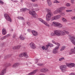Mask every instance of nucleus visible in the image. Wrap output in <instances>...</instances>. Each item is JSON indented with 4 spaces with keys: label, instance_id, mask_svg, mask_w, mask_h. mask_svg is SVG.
<instances>
[{
    "label": "nucleus",
    "instance_id": "f257e3e1",
    "mask_svg": "<svg viewBox=\"0 0 75 75\" xmlns=\"http://www.w3.org/2000/svg\"><path fill=\"white\" fill-rule=\"evenodd\" d=\"M46 11L47 12V14L46 15V20L48 21H49L51 20V12L48 9H46Z\"/></svg>",
    "mask_w": 75,
    "mask_h": 75
},
{
    "label": "nucleus",
    "instance_id": "f03ea898",
    "mask_svg": "<svg viewBox=\"0 0 75 75\" xmlns=\"http://www.w3.org/2000/svg\"><path fill=\"white\" fill-rule=\"evenodd\" d=\"M57 36H64L65 35V33L61 30H57Z\"/></svg>",
    "mask_w": 75,
    "mask_h": 75
},
{
    "label": "nucleus",
    "instance_id": "7ed1b4c3",
    "mask_svg": "<svg viewBox=\"0 0 75 75\" xmlns=\"http://www.w3.org/2000/svg\"><path fill=\"white\" fill-rule=\"evenodd\" d=\"M53 25L54 26H57V27H59V28H61L62 27V25H61V23L58 22H52Z\"/></svg>",
    "mask_w": 75,
    "mask_h": 75
},
{
    "label": "nucleus",
    "instance_id": "20e7f679",
    "mask_svg": "<svg viewBox=\"0 0 75 75\" xmlns=\"http://www.w3.org/2000/svg\"><path fill=\"white\" fill-rule=\"evenodd\" d=\"M29 13L30 14V15H31V16H33V17H35V18H36V17H37L38 16L36 14V13H35V11H30L29 12Z\"/></svg>",
    "mask_w": 75,
    "mask_h": 75
},
{
    "label": "nucleus",
    "instance_id": "39448f33",
    "mask_svg": "<svg viewBox=\"0 0 75 75\" xmlns=\"http://www.w3.org/2000/svg\"><path fill=\"white\" fill-rule=\"evenodd\" d=\"M4 16L5 18L6 19L7 21H8L10 22H11V19L10 17V16L8 15L5 13L4 14Z\"/></svg>",
    "mask_w": 75,
    "mask_h": 75
},
{
    "label": "nucleus",
    "instance_id": "423d86ee",
    "mask_svg": "<svg viewBox=\"0 0 75 75\" xmlns=\"http://www.w3.org/2000/svg\"><path fill=\"white\" fill-rule=\"evenodd\" d=\"M59 47L57 46L55 47V48L53 50L52 52L53 54H57V52H58V49H59Z\"/></svg>",
    "mask_w": 75,
    "mask_h": 75
},
{
    "label": "nucleus",
    "instance_id": "0eeeda50",
    "mask_svg": "<svg viewBox=\"0 0 75 75\" xmlns=\"http://www.w3.org/2000/svg\"><path fill=\"white\" fill-rule=\"evenodd\" d=\"M24 56L25 58H28V57L27 54V53L25 52H24L21 53L19 55V57H24Z\"/></svg>",
    "mask_w": 75,
    "mask_h": 75
},
{
    "label": "nucleus",
    "instance_id": "6e6552de",
    "mask_svg": "<svg viewBox=\"0 0 75 75\" xmlns=\"http://www.w3.org/2000/svg\"><path fill=\"white\" fill-rule=\"evenodd\" d=\"M71 41L72 42V43L75 45V37L74 36H71L69 38Z\"/></svg>",
    "mask_w": 75,
    "mask_h": 75
},
{
    "label": "nucleus",
    "instance_id": "1a4fd4ad",
    "mask_svg": "<svg viewBox=\"0 0 75 75\" xmlns=\"http://www.w3.org/2000/svg\"><path fill=\"white\" fill-rule=\"evenodd\" d=\"M60 69L61 71L64 72V71H65L66 69V66L65 65H62L60 67Z\"/></svg>",
    "mask_w": 75,
    "mask_h": 75
},
{
    "label": "nucleus",
    "instance_id": "9d476101",
    "mask_svg": "<svg viewBox=\"0 0 75 75\" xmlns=\"http://www.w3.org/2000/svg\"><path fill=\"white\" fill-rule=\"evenodd\" d=\"M61 18V15H58L56 16H55L53 17L52 18V20H57L58 18Z\"/></svg>",
    "mask_w": 75,
    "mask_h": 75
},
{
    "label": "nucleus",
    "instance_id": "9b49d317",
    "mask_svg": "<svg viewBox=\"0 0 75 75\" xmlns=\"http://www.w3.org/2000/svg\"><path fill=\"white\" fill-rule=\"evenodd\" d=\"M67 67L69 68H72V67H75V64L74 63L68 64H67Z\"/></svg>",
    "mask_w": 75,
    "mask_h": 75
},
{
    "label": "nucleus",
    "instance_id": "f8f14e48",
    "mask_svg": "<svg viewBox=\"0 0 75 75\" xmlns=\"http://www.w3.org/2000/svg\"><path fill=\"white\" fill-rule=\"evenodd\" d=\"M58 31L57 30H55L54 31V33L52 32L51 33V36H54L55 35L58 36Z\"/></svg>",
    "mask_w": 75,
    "mask_h": 75
},
{
    "label": "nucleus",
    "instance_id": "ddd939ff",
    "mask_svg": "<svg viewBox=\"0 0 75 75\" xmlns=\"http://www.w3.org/2000/svg\"><path fill=\"white\" fill-rule=\"evenodd\" d=\"M20 65V64L18 63H16L14 64L13 65V68H17Z\"/></svg>",
    "mask_w": 75,
    "mask_h": 75
},
{
    "label": "nucleus",
    "instance_id": "4468645a",
    "mask_svg": "<svg viewBox=\"0 0 75 75\" xmlns=\"http://www.w3.org/2000/svg\"><path fill=\"white\" fill-rule=\"evenodd\" d=\"M30 47L31 48H32L33 49H35V45L33 42H31L30 44Z\"/></svg>",
    "mask_w": 75,
    "mask_h": 75
},
{
    "label": "nucleus",
    "instance_id": "2eb2a0df",
    "mask_svg": "<svg viewBox=\"0 0 75 75\" xmlns=\"http://www.w3.org/2000/svg\"><path fill=\"white\" fill-rule=\"evenodd\" d=\"M48 71V69L47 68H43L40 70L41 72H45Z\"/></svg>",
    "mask_w": 75,
    "mask_h": 75
},
{
    "label": "nucleus",
    "instance_id": "dca6fc26",
    "mask_svg": "<svg viewBox=\"0 0 75 75\" xmlns=\"http://www.w3.org/2000/svg\"><path fill=\"white\" fill-rule=\"evenodd\" d=\"M32 33L33 34V35L35 36H37L38 35V33L37 32L35 31V30H33L32 31Z\"/></svg>",
    "mask_w": 75,
    "mask_h": 75
},
{
    "label": "nucleus",
    "instance_id": "f3484780",
    "mask_svg": "<svg viewBox=\"0 0 75 75\" xmlns=\"http://www.w3.org/2000/svg\"><path fill=\"white\" fill-rule=\"evenodd\" d=\"M27 10H30V9H28L27 8H23L21 9V11L22 12H25V11H26Z\"/></svg>",
    "mask_w": 75,
    "mask_h": 75
},
{
    "label": "nucleus",
    "instance_id": "a211bd4d",
    "mask_svg": "<svg viewBox=\"0 0 75 75\" xmlns=\"http://www.w3.org/2000/svg\"><path fill=\"white\" fill-rule=\"evenodd\" d=\"M6 69H4L1 72L0 75H3L4 74L6 73Z\"/></svg>",
    "mask_w": 75,
    "mask_h": 75
},
{
    "label": "nucleus",
    "instance_id": "6ab92c4d",
    "mask_svg": "<svg viewBox=\"0 0 75 75\" xmlns=\"http://www.w3.org/2000/svg\"><path fill=\"white\" fill-rule=\"evenodd\" d=\"M20 47H21V46L20 45L17 46L13 47V50H17L19 49Z\"/></svg>",
    "mask_w": 75,
    "mask_h": 75
},
{
    "label": "nucleus",
    "instance_id": "aec40b11",
    "mask_svg": "<svg viewBox=\"0 0 75 75\" xmlns=\"http://www.w3.org/2000/svg\"><path fill=\"white\" fill-rule=\"evenodd\" d=\"M75 53V49H73L71 50L70 52L69 53L70 54H72Z\"/></svg>",
    "mask_w": 75,
    "mask_h": 75
},
{
    "label": "nucleus",
    "instance_id": "412c9836",
    "mask_svg": "<svg viewBox=\"0 0 75 75\" xmlns=\"http://www.w3.org/2000/svg\"><path fill=\"white\" fill-rule=\"evenodd\" d=\"M2 33L3 35H6V34L7 32H6V29L4 28L2 30Z\"/></svg>",
    "mask_w": 75,
    "mask_h": 75
},
{
    "label": "nucleus",
    "instance_id": "4be33fe9",
    "mask_svg": "<svg viewBox=\"0 0 75 75\" xmlns=\"http://www.w3.org/2000/svg\"><path fill=\"white\" fill-rule=\"evenodd\" d=\"M38 20L40 21H41V22H42V23H44V22L45 21L43 19H42V18H39Z\"/></svg>",
    "mask_w": 75,
    "mask_h": 75
},
{
    "label": "nucleus",
    "instance_id": "5701e85b",
    "mask_svg": "<svg viewBox=\"0 0 75 75\" xmlns=\"http://www.w3.org/2000/svg\"><path fill=\"white\" fill-rule=\"evenodd\" d=\"M4 66H5V67H9L10 66H11V64H8L7 63H6L4 64Z\"/></svg>",
    "mask_w": 75,
    "mask_h": 75
},
{
    "label": "nucleus",
    "instance_id": "b1692460",
    "mask_svg": "<svg viewBox=\"0 0 75 75\" xmlns=\"http://www.w3.org/2000/svg\"><path fill=\"white\" fill-rule=\"evenodd\" d=\"M65 48H66V47H65V46H62L61 49H60V51H63V50H64Z\"/></svg>",
    "mask_w": 75,
    "mask_h": 75
},
{
    "label": "nucleus",
    "instance_id": "393cba45",
    "mask_svg": "<svg viewBox=\"0 0 75 75\" xmlns=\"http://www.w3.org/2000/svg\"><path fill=\"white\" fill-rule=\"evenodd\" d=\"M65 8H66L65 7L63 6V7H62L60 8L61 11H62V10H65Z\"/></svg>",
    "mask_w": 75,
    "mask_h": 75
},
{
    "label": "nucleus",
    "instance_id": "a878e982",
    "mask_svg": "<svg viewBox=\"0 0 75 75\" xmlns=\"http://www.w3.org/2000/svg\"><path fill=\"white\" fill-rule=\"evenodd\" d=\"M37 71H38V69H36L32 72H33V74H34L36 73Z\"/></svg>",
    "mask_w": 75,
    "mask_h": 75
},
{
    "label": "nucleus",
    "instance_id": "bb28decb",
    "mask_svg": "<svg viewBox=\"0 0 75 75\" xmlns=\"http://www.w3.org/2000/svg\"><path fill=\"white\" fill-rule=\"evenodd\" d=\"M62 20L63 22H67V19L63 18H62Z\"/></svg>",
    "mask_w": 75,
    "mask_h": 75
},
{
    "label": "nucleus",
    "instance_id": "cd10ccee",
    "mask_svg": "<svg viewBox=\"0 0 75 75\" xmlns=\"http://www.w3.org/2000/svg\"><path fill=\"white\" fill-rule=\"evenodd\" d=\"M57 12H58V13H61V12L62 11L60 8H57Z\"/></svg>",
    "mask_w": 75,
    "mask_h": 75
},
{
    "label": "nucleus",
    "instance_id": "c85d7f7f",
    "mask_svg": "<svg viewBox=\"0 0 75 75\" xmlns=\"http://www.w3.org/2000/svg\"><path fill=\"white\" fill-rule=\"evenodd\" d=\"M20 38L21 40H25V38H24L23 37L22 35H21L20 37Z\"/></svg>",
    "mask_w": 75,
    "mask_h": 75
},
{
    "label": "nucleus",
    "instance_id": "c756f323",
    "mask_svg": "<svg viewBox=\"0 0 75 75\" xmlns=\"http://www.w3.org/2000/svg\"><path fill=\"white\" fill-rule=\"evenodd\" d=\"M18 19H19L20 20H24V18L21 17H18Z\"/></svg>",
    "mask_w": 75,
    "mask_h": 75
},
{
    "label": "nucleus",
    "instance_id": "7c9ffc66",
    "mask_svg": "<svg viewBox=\"0 0 75 75\" xmlns=\"http://www.w3.org/2000/svg\"><path fill=\"white\" fill-rule=\"evenodd\" d=\"M54 3H59L60 2L57 1V0H55L54 1Z\"/></svg>",
    "mask_w": 75,
    "mask_h": 75
},
{
    "label": "nucleus",
    "instance_id": "2f4dec72",
    "mask_svg": "<svg viewBox=\"0 0 75 75\" xmlns=\"http://www.w3.org/2000/svg\"><path fill=\"white\" fill-rule=\"evenodd\" d=\"M43 24H45L46 26H47V27H50V25L47 23H45V21L44 22V23H43Z\"/></svg>",
    "mask_w": 75,
    "mask_h": 75
},
{
    "label": "nucleus",
    "instance_id": "473e14b6",
    "mask_svg": "<svg viewBox=\"0 0 75 75\" xmlns=\"http://www.w3.org/2000/svg\"><path fill=\"white\" fill-rule=\"evenodd\" d=\"M64 57H62L59 59V61H62V60H64Z\"/></svg>",
    "mask_w": 75,
    "mask_h": 75
},
{
    "label": "nucleus",
    "instance_id": "72a5a7b5",
    "mask_svg": "<svg viewBox=\"0 0 75 75\" xmlns=\"http://www.w3.org/2000/svg\"><path fill=\"white\" fill-rule=\"evenodd\" d=\"M6 38V36H4L1 38V40H4V39H5Z\"/></svg>",
    "mask_w": 75,
    "mask_h": 75
},
{
    "label": "nucleus",
    "instance_id": "f704fd0d",
    "mask_svg": "<svg viewBox=\"0 0 75 75\" xmlns=\"http://www.w3.org/2000/svg\"><path fill=\"white\" fill-rule=\"evenodd\" d=\"M48 44L49 47H53V46H54V45H53L52 44L49 43Z\"/></svg>",
    "mask_w": 75,
    "mask_h": 75
},
{
    "label": "nucleus",
    "instance_id": "c9c22d12",
    "mask_svg": "<svg viewBox=\"0 0 75 75\" xmlns=\"http://www.w3.org/2000/svg\"><path fill=\"white\" fill-rule=\"evenodd\" d=\"M37 65L38 66H43L44 65V64H43L41 63V64H38Z\"/></svg>",
    "mask_w": 75,
    "mask_h": 75
},
{
    "label": "nucleus",
    "instance_id": "e433bc0d",
    "mask_svg": "<svg viewBox=\"0 0 75 75\" xmlns=\"http://www.w3.org/2000/svg\"><path fill=\"white\" fill-rule=\"evenodd\" d=\"M66 6H67V7H69L71 6V4H70L67 3L66 4Z\"/></svg>",
    "mask_w": 75,
    "mask_h": 75
},
{
    "label": "nucleus",
    "instance_id": "4c0bfd02",
    "mask_svg": "<svg viewBox=\"0 0 75 75\" xmlns=\"http://www.w3.org/2000/svg\"><path fill=\"white\" fill-rule=\"evenodd\" d=\"M47 3L49 6H51V4H52L51 3V2H49Z\"/></svg>",
    "mask_w": 75,
    "mask_h": 75
},
{
    "label": "nucleus",
    "instance_id": "58836bf2",
    "mask_svg": "<svg viewBox=\"0 0 75 75\" xmlns=\"http://www.w3.org/2000/svg\"><path fill=\"white\" fill-rule=\"evenodd\" d=\"M54 14H58V12L57 9L54 12Z\"/></svg>",
    "mask_w": 75,
    "mask_h": 75
},
{
    "label": "nucleus",
    "instance_id": "ea45409f",
    "mask_svg": "<svg viewBox=\"0 0 75 75\" xmlns=\"http://www.w3.org/2000/svg\"><path fill=\"white\" fill-rule=\"evenodd\" d=\"M66 11L67 12H71V11H72V10H66Z\"/></svg>",
    "mask_w": 75,
    "mask_h": 75
},
{
    "label": "nucleus",
    "instance_id": "a19ab883",
    "mask_svg": "<svg viewBox=\"0 0 75 75\" xmlns=\"http://www.w3.org/2000/svg\"><path fill=\"white\" fill-rule=\"evenodd\" d=\"M0 3L1 4H4V2L1 0H0Z\"/></svg>",
    "mask_w": 75,
    "mask_h": 75
},
{
    "label": "nucleus",
    "instance_id": "79ce46f5",
    "mask_svg": "<svg viewBox=\"0 0 75 75\" xmlns=\"http://www.w3.org/2000/svg\"><path fill=\"white\" fill-rule=\"evenodd\" d=\"M55 44L58 46H60V44L59 43H56Z\"/></svg>",
    "mask_w": 75,
    "mask_h": 75
},
{
    "label": "nucleus",
    "instance_id": "37998d69",
    "mask_svg": "<svg viewBox=\"0 0 75 75\" xmlns=\"http://www.w3.org/2000/svg\"><path fill=\"white\" fill-rule=\"evenodd\" d=\"M10 34H8L6 35L5 36H6V37L7 38V37H10Z\"/></svg>",
    "mask_w": 75,
    "mask_h": 75
},
{
    "label": "nucleus",
    "instance_id": "c03bdc74",
    "mask_svg": "<svg viewBox=\"0 0 75 75\" xmlns=\"http://www.w3.org/2000/svg\"><path fill=\"white\" fill-rule=\"evenodd\" d=\"M50 47V46H49V44H48V45H47L46 46V48H48V47Z\"/></svg>",
    "mask_w": 75,
    "mask_h": 75
},
{
    "label": "nucleus",
    "instance_id": "a18cd8bd",
    "mask_svg": "<svg viewBox=\"0 0 75 75\" xmlns=\"http://www.w3.org/2000/svg\"><path fill=\"white\" fill-rule=\"evenodd\" d=\"M33 73L32 72H31V73H29L28 74L29 75H33Z\"/></svg>",
    "mask_w": 75,
    "mask_h": 75
},
{
    "label": "nucleus",
    "instance_id": "49530a36",
    "mask_svg": "<svg viewBox=\"0 0 75 75\" xmlns=\"http://www.w3.org/2000/svg\"><path fill=\"white\" fill-rule=\"evenodd\" d=\"M52 42H53V44H56V43L54 41V40H52Z\"/></svg>",
    "mask_w": 75,
    "mask_h": 75
},
{
    "label": "nucleus",
    "instance_id": "de8ad7c7",
    "mask_svg": "<svg viewBox=\"0 0 75 75\" xmlns=\"http://www.w3.org/2000/svg\"><path fill=\"white\" fill-rule=\"evenodd\" d=\"M69 75H75L74 73H72L71 74H70Z\"/></svg>",
    "mask_w": 75,
    "mask_h": 75
},
{
    "label": "nucleus",
    "instance_id": "09e8293b",
    "mask_svg": "<svg viewBox=\"0 0 75 75\" xmlns=\"http://www.w3.org/2000/svg\"><path fill=\"white\" fill-rule=\"evenodd\" d=\"M34 7H38V5L37 4H35L34 5Z\"/></svg>",
    "mask_w": 75,
    "mask_h": 75
},
{
    "label": "nucleus",
    "instance_id": "8fccbe9b",
    "mask_svg": "<svg viewBox=\"0 0 75 75\" xmlns=\"http://www.w3.org/2000/svg\"><path fill=\"white\" fill-rule=\"evenodd\" d=\"M16 34H14L13 36V38H15V37H16Z\"/></svg>",
    "mask_w": 75,
    "mask_h": 75
},
{
    "label": "nucleus",
    "instance_id": "3c124183",
    "mask_svg": "<svg viewBox=\"0 0 75 75\" xmlns=\"http://www.w3.org/2000/svg\"><path fill=\"white\" fill-rule=\"evenodd\" d=\"M42 50H45V47L44 46H43L42 47Z\"/></svg>",
    "mask_w": 75,
    "mask_h": 75
},
{
    "label": "nucleus",
    "instance_id": "603ef678",
    "mask_svg": "<svg viewBox=\"0 0 75 75\" xmlns=\"http://www.w3.org/2000/svg\"><path fill=\"white\" fill-rule=\"evenodd\" d=\"M28 32H31V30L30 29H28Z\"/></svg>",
    "mask_w": 75,
    "mask_h": 75
},
{
    "label": "nucleus",
    "instance_id": "864d4df0",
    "mask_svg": "<svg viewBox=\"0 0 75 75\" xmlns=\"http://www.w3.org/2000/svg\"><path fill=\"white\" fill-rule=\"evenodd\" d=\"M71 19L72 20H75V17H72Z\"/></svg>",
    "mask_w": 75,
    "mask_h": 75
},
{
    "label": "nucleus",
    "instance_id": "5fc2aeb1",
    "mask_svg": "<svg viewBox=\"0 0 75 75\" xmlns=\"http://www.w3.org/2000/svg\"><path fill=\"white\" fill-rule=\"evenodd\" d=\"M7 57H8V58H9V57H11V54H9V55H8L7 56Z\"/></svg>",
    "mask_w": 75,
    "mask_h": 75
},
{
    "label": "nucleus",
    "instance_id": "6e6d98bb",
    "mask_svg": "<svg viewBox=\"0 0 75 75\" xmlns=\"http://www.w3.org/2000/svg\"><path fill=\"white\" fill-rule=\"evenodd\" d=\"M36 62H35L36 63H37V62H38V59H36Z\"/></svg>",
    "mask_w": 75,
    "mask_h": 75
},
{
    "label": "nucleus",
    "instance_id": "4d7b16f0",
    "mask_svg": "<svg viewBox=\"0 0 75 75\" xmlns=\"http://www.w3.org/2000/svg\"><path fill=\"white\" fill-rule=\"evenodd\" d=\"M66 33L67 34H69V32H68V31H66Z\"/></svg>",
    "mask_w": 75,
    "mask_h": 75
},
{
    "label": "nucleus",
    "instance_id": "13d9d810",
    "mask_svg": "<svg viewBox=\"0 0 75 75\" xmlns=\"http://www.w3.org/2000/svg\"><path fill=\"white\" fill-rule=\"evenodd\" d=\"M47 0V2H51V0Z\"/></svg>",
    "mask_w": 75,
    "mask_h": 75
},
{
    "label": "nucleus",
    "instance_id": "bf43d9fd",
    "mask_svg": "<svg viewBox=\"0 0 75 75\" xmlns=\"http://www.w3.org/2000/svg\"><path fill=\"white\" fill-rule=\"evenodd\" d=\"M31 1H33V2H34L35 1V0H30Z\"/></svg>",
    "mask_w": 75,
    "mask_h": 75
},
{
    "label": "nucleus",
    "instance_id": "052dcab7",
    "mask_svg": "<svg viewBox=\"0 0 75 75\" xmlns=\"http://www.w3.org/2000/svg\"><path fill=\"white\" fill-rule=\"evenodd\" d=\"M62 15H65V13H62Z\"/></svg>",
    "mask_w": 75,
    "mask_h": 75
},
{
    "label": "nucleus",
    "instance_id": "680f3d73",
    "mask_svg": "<svg viewBox=\"0 0 75 75\" xmlns=\"http://www.w3.org/2000/svg\"><path fill=\"white\" fill-rule=\"evenodd\" d=\"M11 1H13V2H16V1H14V0H11Z\"/></svg>",
    "mask_w": 75,
    "mask_h": 75
},
{
    "label": "nucleus",
    "instance_id": "e2e57ef3",
    "mask_svg": "<svg viewBox=\"0 0 75 75\" xmlns=\"http://www.w3.org/2000/svg\"><path fill=\"white\" fill-rule=\"evenodd\" d=\"M45 50H48V48H45Z\"/></svg>",
    "mask_w": 75,
    "mask_h": 75
},
{
    "label": "nucleus",
    "instance_id": "0e129e2a",
    "mask_svg": "<svg viewBox=\"0 0 75 75\" xmlns=\"http://www.w3.org/2000/svg\"><path fill=\"white\" fill-rule=\"evenodd\" d=\"M26 23L27 24H29V22H27Z\"/></svg>",
    "mask_w": 75,
    "mask_h": 75
},
{
    "label": "nucleus",
    "instance_id": "69168bd1",
    "mask_svg": "<svg viewBox=\"0 0 75 75\" xmlns=\"http://www.w3.org/2000/svg\"><path fill=\"white\" fill-rule=\"evenodd\" d=\"M71 1H74V0H71Z\"/></svg>",
    "mask_w": 75,
    "mask_h": 75
},
{
    "label": "nucleus",
    "instance_id": "338daca9",
    "mask_svg": "<svg viewBox=\"0 0 75 75\" xmlns=\"http://www.w3.org/2000/svg\"><path fill=\"white\" fill-rule=\"evenodd\" d=\"M23 0H21V1H23Z\"/></svg>",
    "mask_w": 75,
    "mask_h": 75
},
{
    "label": "nucleus",
    "instance_id": "774afa93",
    "mask_svg": "<svg viewBox=\"0 0 75 75\" xmlns=\"http://www.w3.org/2000/svg\"><path fill=\"white\" fill-rule=\"evenodd\" d=\"M74 49H75V47H74Z\"/></svg>",
    "mask_w": 75,
    "mask_h": 75
}]
</instances>
